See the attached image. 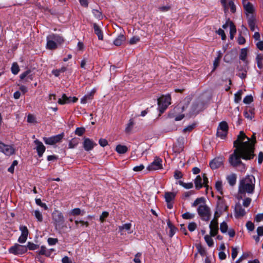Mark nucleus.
Returning a JSON list of instances; mask_svg holds the SVG:
<instances>
[{
	"label": "nucleus",
	"instance_id": "obj_14",
	"mask_svg": "<svg viewBox=\"0 0 263 263\" xmlns=\"http://www.w3.org/2000/svg\"><path fill=\"white\" fill-rule=\"evenodd\" d=\"M210 229L211 236L214 237L216 236L218 231V218L214 216V219L211 221Z\"/></svg>",
	"mask_w": 263,
	"mask_h": 263
},
{
	"label": "nucleus",
	"instance_id": "obj_3",
	"mask_svg": "<svg viewBox=\"0 0 263 263\" xmlns=\"http://www.w3.org/2000/svg\"><path fill=\"white\" fill-rule=\"evenodd\" d=\"M256 142L255 134L254 133L251 138H249L243 131H240L233 144L234 148H254Z\"/></svg>",
	"mask_w": 263,
	"mask_h": 263
},
{
	"label": "nucleus",
	"instance_id": "obj_31",
	"mask_svg": "<svg viewBox=\"0 0 263 263\" xmlns=\"http://www.w3.org/2000/svg\"><path fill=\"white\" fill-rule=\"evenodd\" d=\"M131 226H132V224L130 223H125L122 226H119V233H120L121 234H122V235L123 234L122 233L123 230H126V231L129 230L131 228Z\"/></svg>",
	"mask_w": 263,
	"mask_h": 263
},
{
	"label": "nucleus",
	"instance_id": "obj_22",
	"mask_svg": "<svg viewBox=\"0 0 263 263\" xmlns=\"http://www.w3.org/2000/svg\"><path fill=\"white\" fill-rule=\"evenodd\" d=\"M46 48L49 50H54L57 48V44L52 40L49 39V37L47 36Z\"/></svg>",
	"mask_w": 263,
	"mask_h": 263
},
{
	"label": "nucleus",
	"instance_id": "obj_6",
	"mask_svg": "<svg viewBox=\"0 0 263 263\" xmlns=\"http://www.w3.org/2000/svg\"><path fill=\"white\" fill-rule=\"evenodd\" d=\"M157 100L159 111L162 114L167 108V106L171 104V97L170 95L162 96Z\"/></svg>",
	"mask_w": 263,
	"mask_h": 263
},
{
	"label": "nucleus",
	"instance_id": "obj_9",
	"mask_svg": "<svg viewBox=\"0 0 263 263\" xmlns=\"http://www.w3.org/2000/svg\"><path fill=\"white\" fill-rule=\"evenodd\" d=\"M196 189L199 190L201 189L203 185L207 187L208 183V178L206 176L205 174H203L202 177L200 175H198L194 181Z\"/></svg>",
	"mask_w": 263,
	"mask_h": 263
},
{
	"label": "nucleus",
	"instance_id": "obj_26",
	"mask_svg": "<svg viewBox=\"0 0 263 263\" xmlns=\"http://www.w3.org/2000/svg\"><path fill=\"white\" fill-rule=\"evenodd\" d=\"M53 251V249L48 250L45 247L42 246L40 250L38 252L39 255H44L46 256H49L51 255V251Z\"/></svg>",
	"mask_w": 263,
	"mask_h": 263
},
{
	"label": "nucleus",
	"instance_id": "obj_57",
	"mask_svg": "<svg viewBox=\"0 0 263 263\" xmlns=\"http://www.w3.org/2000/svg\"><path fill=\"white\" fill-rule=\"evenodd\" d=\"M92 13L96 17H97V18L100 19L102 17L101 12L97 9H93Z\"/></svg>",
	"mask_w": 263,
	"mask_h": 263
},
{
	"label": "nucleus",
	"instance_id": "obj_38",
	"mask_svg": "<svg viewBox=\"0 0 263 263\" xmlns=\"http://www.w3.org/2000/svg\"><path fill=\"white\" fill-rule=\"evenodd\" d=\"M242 94V91L239 90L234 95V101L236 103H238L241 99V95Z\"/></svg>",
	"mask_w": 263,
	"mask_h": 263
},
{
	"label": "nucleus",
	"instance_id": "obj_43",
	"mask_svg": "<svg viewBox=\"0 0 263 263\" xmlns=\"http://www.w3.org/2000/svg\"><path fill=\"white\" fill-rule=\"evenodd\" d=\"M179 183L180 185L182 186L184 188L186 189H190L193 187V184L191 182L190 183H184L182 181H179Z\"/></svg>",
	"mask_w": 263,
	"mask_h": 263
},
{
	"label": "nucleus",
	"instance_id": "obj_35",
	"mask_svg": "<svg viewBox=\"0 0 263 263\" xmlns=\"http://www.w3.org/2000/svg\"><path fill=\"white\" fill-rule=\"evenodd\" d=\"M34 214L35 217L38 221L42 222L43 221V217L42 214L39 210H35Z\"/></svg>",
	"mask_w": 263,
	"mask_h": 263
},
{
	"label": "nucleus",
	"instance_id": "obj_62",
	"mask_svg": "<svg viewBox=\"0 0 263 263\" xmlns=\"http://www.w3.org/2000/svg\"><path fill=\"white\" fill-rule=\"evenodd\" d=\"M197 227V224L195 222H191L189 224L188 229L189 231H194Z\"/></svg>",
	"mask_w": 263,
	"mask_h": 263
},
{
	"label": "nucleus",
	"instance_id": "obj_42",
	"mask_svg": "<svg viewBox=\"0 0 263 263\" xmlns=\"http://www.w3.org/2000/svg\"><path fill=\"white\" fill-rule=\"evenodd\" d=\"M134 125V122L133 119H130L128 123L127 124L126 127L125 128V132L126 133H128L131 131L132 129L133 126Z\"/></svg>",
	"mask_w": 263,
	"mask_h": 263
},
{
	"label": "nucleus",
	"instance_id": "obj_36",
	"mask_svg": "<svg viewBox=\"0 0 263 263\" xmlns=\"http://www.w3.org/2000/svg\"><path fill=\"white\" fill-rule=\"evenodd\" d=\"M1 152L6 156H11L15 153V149H1Z\"/></svg>",
	"mask_w": 263,
	"mask_h": 263
},
{
	"label": "nucleus",
	"instance_id": "obj_1",
	"mask_svg": "<svg viewBox=\"0 0 263 263\" xmlns=\"http://www.w3.org/2000/svg\"><path fill=\"white\" fill-rule=\"evenodd\" d=\"M254 149H235L229 158V162L231 166L236 167L242 164L241 159L250 160L254 156Z\"/></svg>",
	"mask_w": 263,
	"mask_h": 263
},
{
	"label": "nucleus",
	"instance_id": "obj_49",
	"mask_svg": "<svg viewBox=\"0 0 263 263\" xmlns=\"http://www.w3.org/2000/svg\"><path fill=\"white\" fill-rule=\"evenodd\" d=\"M215 187L216 190L219 192L221 195H222V185L220 181L216 182L215 184Z\"/></svg>",
	"mask_w": 263,
	"mask_h": 263
},
{
	"label": "nucleus",
	"instance_id": "obj_23",
	"mask_svg": "<svg viewBox=\"0 0 263 263\" xmlns=\"http://www.w3.org/2000/svg\"><path fill=\"white\" fill-rule=\"evenodd\" d=\"M97 144L89 138H85L83 143L84 148H93Z\"/></svg>",
	"mask_w": 263,
	"mask_h": 263
},
{
	"label": "nucleus",
	"instance_id": "obj_55",
	"mask_svg": "<svg viewBox=\"0 0 263 263\" xmlns=\"http://www.w3.org/2000/svg\"><path fill=\"white\" fill-rule=\"evenodd\" d=\"M47 242L50 246H53L55 245L58 242V239L57 238L50 237L48 239Z\"/></svg>",
	"mask_w": 263,
	"mask_h": 263
},
{
	"label": "nucleus",
	"instance_id": "obj_4",
	"mask_svg": "<svg viewBox=\"0 0 263 263\" xmlns=\"http://www.w3.org/2000/svg\"><path fill=\"white\" fill-rule=\"evenodd\" d=\"M199 205L197 209V212L202 220L209 221L211 217V210L205 204L203 198L196 199L193 202L192 206H196Z\"/></svg>",
	"mask_w": 263,
	"mask_h": 263
},
{
	"label": "nucleus",
	"instance_id": "obj_41",
	"mask_svg": "<svg viewBox=\"0 0 263 263\" xmlns=\"http://www.w3.org/2000/svg\"><path fill=\"white\" fill-rule=\"evenodd\" d=\"M228 226L227 223L223 221L220 225V230L222 233H225L227 232Z\"/></svg>",
	"mask_w": 263,
	"mask_h": 263
},
{
	"label": "nucleus",
	"instance_id": "obj_10",
	"mask_svg": "<svg viewBox=\"0 0 263 263\" xmlns=\"http://www.w3.org/2000/svg\"><path fill=\"white\" fill-rule=\"evenodd\" d=\"M162 160L156 157L154 161L147 166V170L149 171H154L162 169Z\"/></svg>",
	"mask_w": 263,
	"mask_h": 263
},
{
	"label": "nucleus",
	"instance_id": "obj_8",
	"mask_svg": "<svg viewBox=\"0 0 263 263\" xmlns=\"http://www.w3.org/2000/svg\"><path fill=\"white\" fill-rule=\"evenodd\" d=\"M64 135V133H62L50 137H44L43 140L46 144L52 145L62 142Z\"/></svg>",
	"mask_w": 263,
	"mask_h": 263
},
{
	"label": "nucleus",
	"instance_id": "obj_24",
	"mask_svg": "<svg viewBox=\"0 0 263 263\" xmlns=\"http://www.w3.org/2000/svg\"><path fill=\"white\" fill-rule=\"evenodd\" d=\"M125 37L123 34H120L118 37L114 40V44L115 46H120L125 41Z\"/></svg>",
	"mask_w": 263,
	"mask_h": 263
},
{
	"label": "nucleus",
	"instance_id": "obj_29",
	"mask_svg": "<svg viewBox=\"0 0 263 263\" xmlns=\"http://www.w3.org/2000/svg\"><path fill=\"white\" fill-rule=\"evenodd\" d=\"M218 128L220 129V130H223L224 133H228V123L226 121L221 122L218 126Z\"/></svg>",
	"mask_w": 263,
	"mask_h": 263
},
{
	"label": "nucleus",
	"instance_id": "obj_21",
	"mask_svg": "<svg viewBox=\"0 0 263 263\" xmlns=\"http://www.w3.org/2000/svg\"><path fill=\"white\" fill-rule=\"evenodd\" d=\"M226 178L230 185L233 186L236 184L237 179V175L236 174L232 173L228 175Z\"/></svg>",
	"mask_w": 263,
	"mask_h": 263
},
{
	"label": "nucleus",
	"instance_id": "obj_52",
	"mask_svg": "<svg viewBox=\"0 0 263 263\" xmlns=\"http://www.w3.org/2000/svg\"><path fill=\"white\" fill-rule=\"evenodd\" d=\"M263 58L262 57L260 54L257 55L256 57V61L257 63V66L259 68L261 69L262 68V60Z\"/></svg>",
	"mask_w": 263,
	"mask_h": 263
},
{
	"label": "nucleus",
	"instance_id": "obj_39",
	"mask_svg": "<svg viewBox=\"0 0 263 263\" xmlns=\"http://www.w3.org/2000/svg\"><path fill=\"white\" fill-rule=\"evenodd\" d=\"M20 71V68L18 64L16 63H13L11 67L12 73L14 74H16Z\"/></svg>",
	"mask_w": 263,
	"mask_h": 263
},
{
	"label": "nucleus",
	"instance_id": "obj_20",
	"mask_svg": "<svg viewBox=\"0 0 263 263\" xmlns=\"http://www.w3.org/2000/svg\"><path fill=\"white\" fill-rule=\"evenodd\" d=\"M49 39L54 41L57 44H61L63 42L64 40L62 36L57 34H51L48 35Z\"/></svg>",
	"mask_w": 263,
	"mask_h": 263
},
{
	"label": "nucleus",
	"instance_id": "obj_45",
	"mask_svg": "<svg viewBox=\"0 0 263 263\" xmlns=\"http://www.w3.org/2000/svg\"><path fill=\"white\" fill-rule=\"evenodd\" d=\"M85 132V129L84 127H78L75 130L76 135L81 136Z\"/></svg>",
	"mask_w": 263,
	"mask_h": 263
},
{
	"label": "nucleus",
	"instance_id": "obj_17",
	"mask_svg": "<svg viewBox=\"0 0 263 263\" xmlns=\"http://www.w3.org/2000/svg\"><path fill=\"white\" fill-rule=\"evenodd\" d=\"M242 4L245 10L247 13H253L254 9L252 4L250 2H248L247 0H242Z\"/></svg>",
	"mask_w": 263,
	"mask_h": 263
},
{
	"label": "nucleus",
	"instance_id": "obj_7",
	"mask_svg": "<svg viewBox=\"0 0 263 263\" xmlns=\"http://www.w3.org/2000/svg\"><path fill=\"white\" fill-rule=\"evenodd\" d=\"M228 208L225 200L220 197H218L217 202L216 210L215 212L214 216L216 218H218L221 214L226 211Z\"/></svg>",
	"mask_w": 263,
	"mask_h": 263
},
{
	"label": "nucleus",
	"instance_id": "obj_5",
	"mask_svg": "<svg viewBox=\"0 0 263 263\" xmlns=\"http://www.w3.org/2000/svg\"><path fill=\"white\" fill-rule=\"evenodd\" d=\"M52 217L53 224L57 230L60 231L67 227L65 223L63 215L59 211H54L52 214Z\"/></svg>",
	"mask_w": 263,
	"mask_h": 263
},
{
	"label": "nucleus",
	"instance_id": "obj_56",
	"mask_svg": "<svg viewBox=\"0 0 263 263\" xmlns=\"http://www.w3.org/2000/svg\"><path fill=\"white\" fill-rule=\"evenodd\" d=\"M140 40V38L138 36H134L132 37L129 40V44L131 45L135 44L138 42Z\"/></svg>",
	"mask_w": 263,
	"mask_h": 263
},
{
	"label": "nucleus",
	"instance_id": "obj_13",
	"mask_svg": "<svg viewBox=\"0 0 263 263\" xmlns=\"http://www.w3.org/2000/svg\"><path fill=\"white\" fill-rule=\"evenodd\" d=\"M224 160L223 156L217 157L210 162V166L212 170L217 169L223 164Z\"/></svg>",
	"mask_w": 263,
	"mask_h": 263
},
{
	"label": "nucleus",
	"instance_id": "obj_37",
	"mask_svg": "<svg viewBox=\"0 0 263 263\" xmlns=\"http://www.w3.org/2000/svg\"><path fill=\"white\" fill-rule=\"evenodd\" d=\"M20 230L21 231V235L25 236L26 237H28V230L27 227L24 226H21L20 227Z\"/></svg>",
	"mask_w": 263,
	"mask_h": 263
},
{
	"label": "nucleus",
	"instance_id": "obj_28",
	"mask_svg": "<svg viewBox=\"0 0 263 263\" xmlns=\"http://www.w3.org/2000/svg\"><path fill=\"white\" fill-rule=\"evenodd\" d=\"M176 194L172 192H166L165 194V199L166 202H172L175 198Z\"/></svg>",
	"mask_w": 263,
	"mask_h": 263
},
{
	"label": "nucleus",
	"instance_id": "obj_44",
	"mask_svg": "<svg viewBox=\"0 0 263 263\" xmlns=\"http://www.w3.org/2000/svg\"><path fill=\"white\" fill-rule=\"evenodd\" d=\"M194 214L186 212L182 214V217L184 219H191L194 217Z\"/></svg>",
	"mask_w": 263,
	"mask_h": 263
},
{
	"label": "nucleus",
	"instance_id": "obj_19",
	"mask_svg": "<svg viewBox=\"0 0 263 263\" xmlns=\"http://www.w3.org/2000/svg\"><path fill=\"white\" fill-rule=\"evenodd\" d=\"M248 23L250 30L252 31H254L256 26V20L252 14H251L250 16L248 17Z\"/></svg>",
	"mask_w": 263,
	"mask_h": 263
},
{
	"label": "nucleus",
	"instance_id": "obj_2",
	"mask_svg": "<svg viewBox=\"0 0 263 263\" xmlns=\"http://www.w3.org/2000/svg\"><path fill=\"white\" fill-rule=\"evenodd\" d=\"M255 179L253 176L248 175L240 181L238 199L242 198L246 193L252 194L255 188Z\"/></svg>",
	"mask_w": 263,
	"mask_h": 263
},
{
	"label": "nucleus",
	"instance_id": "obj_18",
	"mask_svg": "<svg viewBox=\"0 0 263 263\" xmlns=\"http://www.w3.org/2000/svg\"><path fill=\"white\" fill-rule=\"evenodd\" d=\"M93 28L94 29L95 33L98 36L99 40H103V34L100 27L96 24H93Z\"/></svg>",
	"mask_w": 263,
	"mask_h": 263
},
{
	"label": "nucleus",
	"instance_id": "obj_54",
	"mask_svg": "<svg viewBox=\"0 0 263 263\" xmlns=\"http://www.w3.org/2000/svg\"><path fill=\"white\" fill-rule=\"evenodd\" d=\"M217 33L219 35H221V39L222 40H225L226 39V35L224 33V31L223 30H222V29L221 28H219L217 31H216Z\"/></svg>",
	"mask_w": 263,
	"mask_h": 263
},
{
	"label": "nucleus",
	"instance_id": "obj_60",
	"mask_svg": "<svg viewBox=\"0 0 263 263\" xmlns=\"http://www.w3.org/2000/svg\"><path fill=\"white\" fill-rule=\"evenodd\" d=\"M246 227L250 231H252L254 229V225L251 221H248L246 223Z\"/></svg>",
	"mask_w": 263,
	"mask_h": 263
},
{
	"label": "nucleus",
	"instance_id": "obj_47",
	"mask_svg": "<svg viewBox=\"0 0 263 263\" xmlns=\"http://www.w3.org/2000/svg\"><path fill=\"white\" fill-rule=\"evenodd\" d=\"M228 133H224L223 130H220L217 128V136L220 137L221 139H224L227 136Z\"/></svg>",
	"mask_w": 263,
	"mask_h": 263
},
{
	"label": "nucleus",
	"instance_id": "obj_46",
	"mask_svg": "<svg viewBox=\"0 0 263 263\" xmlns=\"http://www.w3.org/2000/svg\"><path fill=\"white\" fill-rule=\"evenodd\" d=\"M253 101V97L251 95L247 96L243 100L245 104H249Z\"/></svg>",
	"mask_w": 263,
	"mask_h": 263
},
{
	"label": "nucleus",
	"instance_id": "obj_30",
	"mask_svg": "<svg viewBox=\"0 0 263 263\" xmlns=\"http://www.w3.org/2000/svg\"><path fill=\"white\" fill-rule=\"evenodd\" d=\"M94 92H91L89 94L84 96L81 99V102L82 104H85L87 103L88 100H91L93 95Z\"/></svg>",
	"mask_w": 263,
	"mask_h": 263
},
{
	"label": "nucleus",
	"instance_id": "obj_16",
	"mask_svg": "<svg viewBox=\"0 0 263 263\" xmlns=\"http://www.w3.org/2000/svg\"><path fill=\"white\" fill-rule=\"evenodd\" d=\"M31 72L30 70H28L22 73L20 75V79L22 81H23L24 82H29V81H31L33 79V76L32 74H31Z\"/></svg>",
	"mask_w": 263,
	"mask_h": 263
},
{
	"label": "nucleus",
	"instance_id": "obj_33",
	"mask_svg": "<svg viewBox=\"0 0 263 263\" xmlns=\"http://www.w3.org/2000/svg\"><path fill=\"white\" fill-rule=\"evenodd\" d=\"M84 213V212L83 211H81L79 208H75L70 212V214L73 216H78L80 215H83Z\"/></svg>",
	"mask_w": 263,
	"mask_h": 263
},
{
	"label": "nucleus",
	"instance_id": "obj_61",
	"mask_svg": "<svg viewBox=\"0 0 263 263\" xmlns=\"http://www.w3.org/2000/svg\"><path fill=\"white\" fill-rule=\"evenodd\" d=\"M174 176L176 179H179L182 177L183 175L180 171L176 170V171H175V172L174 173Z\"/></svg>",
	"mask_w": 263,
	"mask_h": 263
},
{
	"label": "nucleus",
	"instance_id": "obj_15",
	"mask_svg": "<svg viewBox=\"0 0 263 263\" xmlns=\"http://www.w3.org/2000/svg\"><path fill=\"white\" fill-rule=\"evenodd\" d=\"M234 214L236 218L242 217L246 214L245 210L242 208L241 204L239 202L235 205Z\"/></svg>",
	"mask_w": 263,
	"mask_h": 263
},
{
	"label": "nucleus",
	"instance_id": "obj_34",
	"mask_svg": "<svg viewBox=\"0 0 263 263\" xmlns=\"http://www.w3.org/2000/svg\"><path fill=\"white\" fill-rule=\"evenodd\" d=\"M211 235H206L204 236V239L209 247H212L214 245L213 240L211 237Z\"/></svg>",
	"mask_w": 263,
	"mask_h": 263
},
{
	"label": "nucleus",
	"instance_id": "obj_32",
	"mask_svg": "<svg viewBox=\"0 0 263 263\" xmlns=\"http://www.w3.org/2000/svg\"><path fill=\"white\" fill-rule=\"evenodd\" d=\"M67 70L66 67H62L58 69H54L52 71V73L55 77H59L61 73H63Z\"/></svg>",
	"mask_w": 263,
	"mask_h": 263
},
{
	"label": "nucleus",
	"instance_id": "obj_59",
	"mask_svg": "<svg viewBox=\"0 0 263 263\" xmlns=\"http://www.w3.org/2000/svg\"><path fill=\"white\" fill-rule=\"evenodd\" d=\"M220 57H221V55H219L218 57L215 58V59L214 61V63H213L214 68L213 69V71L215 70V69L216 68V67L218 66Z\"/></svg>",
	"mask_w": 263,
	"mask_h": 263
},
{
	"label": "nucleus",
	"instance_id": "obj_50",
	"mask_svg": "<svg viewBox=\"0 0 263 263\" xmlns=\"http://www.w3.org/2000/svg\"><path fill=\"white\" fill-rule=\"evenodd\" d=\"M35 203L37 205L41 206L42 208H43L45 210H47L48 207L46 203H43L41 200V199H35Z\"/></svg>",
	"mask_w": 263,
	"mask_h": 263
},
{
	"label": "nucleus",
	"instance_id": "obj_12",
	"mask_svg": "<svg viewBox=\"0 0 263 263\" xmlns=\"http://www.w3.org/2000/svg\"><path fill=\"white\" fill-rule=\"evenodd\" d=\"M236 1H229L228 4L227 3L226 0H220L221 5L224 9V13H226L229 10V7L230 8V11L232 13H234L236 12V5L235 3Z\"/></svg>",
	"mask_w": 263,
	"mask_h": 263
},
{
	"label": "nucleus",
	"instance_id": "obj_25",
	"mask_svg": "<svg viewBox=\"0 0 263 263\" xmlns=\"http://www.w3.org/2000/svg\"><path fill=\"white\" fill-rule=\"evenodd\" d=\"M71 97H68L65 94H63L62 98L59 99L58 102L59 104L61 105L67 104L71 102Z\"/></svg>",
	"mask_w": 263,
	"mask_h": 263
},
{
	"label": "nucleus",
	"instance_id": "obj_40",
	"mask_svg": "<svg viewBox=\"0 0 263 263\" xmlns=\"http://www.w3.org/2000/svg\"><path fill=\"white\" fill-rule=\"evenodd\" d=\"M247 55V50L246 48H243L241 50L239 59L242 61H245Z\"/></svg>",
	"mask_w": 263,
	"mask_h": 263
},
{
	"label": "nucleus",
	"instance_id": "obj_11",
	"mask_svg": "<svg viewBox=\"0 0 263 263\" xmlns=\"http://www.w3.org/2000/svg\"><path fill=\"white\" fill-rule=\"evenodd\" d=\"M9 251L10 253H12L14 255H21L27 251V248L25 246L15 244L14 246L10 248Z\"/></svg>",
	"mask_w": 263,
	"mask_h": 263
},
{
	"label": "nucleus",
	"instance_id": "obj_51",
	"mask_svg": "<svg viewBox=\"0 0 263 263\" xmlns=\"http://www.w3.org/2000/svg\"><path fill=\"white\" fill-rule=\"evenodd\" d=\"M26 247L30 250H35L39 248V246L33 243L28 242L27 243V247Z\"/></svg>",
	"mask_w": 263,
	"mask_h": 263
},
{
	"label": "nucleus",
	"instance_id": "obj_63",
	"mask_svg": "<svg viewBox=\"0 0 263 263\" xmlns=\"http://www.w3.org/2000/svg\"><path fill=\"white\" fill-rule=\"evenodd\" d=\"M238 254L237 249L235 247L232 248V258L234 260Z\"/></svg>",
	"mask_w": 263,
	"mask_h": 263
},
{
	"label": "nucleus",
	"instance_id": "obj_53",
	"mask_svg": "<svg viewBox=\"0 0 263 263\" xmlns=\"http://www.w3.org/2000/svg\"><path fill=\"white\" fill-rule=\"evenodd\" d=\"M230 33L235 34L236 32V28L234 24L232 22H230Z\"/></svg>",
	"mask_w": 263,
	"mask_h": 263
},
{
	"label": "nucleus",
	"instance_id": "obj_27",
	"mask_svg": "<svg viewBox=\"0 0 263 263\" xmlns=\"http://www.w3.org/2000/svg\"><path fill=\"white\" fill-rule=\"evenodd\" d=\"M254 109L250 108L249 110H245L244 111L245 117L250 120H252L254 118Z\"/></svg>",
	"mask_w": 263,
	"mask_h": 263
},
{
	"label": "nucleus",
	"instance_id": "obj_64",
	"mask_svg": "<svg viewBox=\"0 0 263 263\" xmlns=\"http://www.w3.org/2000/svg\"><path fill=\"white\" fill-rule=\"evenodd\" d=\"M145 168V166L143 164H140L138 166H136L133 168V171L135 172H140L142 171Z\"/></svg>",
	"mask_w": 263,
	"mask_h": 263
},
{
	"label": "nucleus",
	"instance_id": "obj_48",
	"mask_svg": "<svg viewBox=\"0 0 263 263\" xmlns=\"http://www.w3.org/2000/svg\"><path fill=\"white\" fill-rule=\"evenodd\" d=\"M252 199L250 198L246 197L245 198V199L243 200L242 204L243 206L245 208H248L251 202Z\"/></svg>",
	"mask_w": 263,
	"mask_h": 263
},
{
	"label": "nucleus",
	"instance_id": "obj_58",
	"mask_svg": "<svg viewBox=\"0 0 263 263\" xmlns=\"http://www.w3.org/2000/svg\"><path fill=\"white\" fill-rule=\"evenodd\" d=\"M195 127V124H192L191 125H189V126H187V127L184 128L183 129V131L184 133L187 132H190L192 131L194 128Z\"/></svg>",
	"mask_w": 263,
	"mask_h": 263
}]
</instances>
